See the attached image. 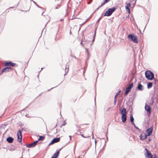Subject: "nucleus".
Masks as SVG:
<instances>
[{
    "label": "nucleus",
    "instance_id": "59",
    "mask_svg": "<svg viewBox=\"0 0 158 158\" xmlns=\"http://www.w3.org/2000/svg\"><path fill=\"white\" fill-rule=\"evenodd\" d=\"M92 138L93 139L94 138V135H93V132H92Z\"/></svg>",
    "mask_w": 158,
    "mask_h": 158
},
{
    "label": "nucleus",
    "instance_id": "52",
    "mask_svg": "<svg viewBox=\"0 0 158 158\" xmlns=\"http://www.w3.org/2000/svg\"><path fill=\"white\" fill-rule=\"evenodd\" d=\"M100 7H99V6L95 10L94 12L96 11Z\"/></svg>",
    "mask_w": 158,
    "mask_h": 158
},
{
    "label": "nucleus",
    "instance_id": "34",
    "mask_svg": "<svg viewBox=\"0 0 158 158\" xmlns=\"http://www.w3.org/2000/svg\"><path fill=\"white\" fill-rule=\"evenodd\" d=\"M91 16H92V15H91L89 18H87L86 20H85V21L86 22H87L91 18Z\"/></svg>",
    "mask_w": 158,
    "mask_h": 158
},
{
    "label": "nucleus",
    "instance_id": "41",
    "mask_svg": "<svg viewBox=\"0 0 158 158\" xmlns=\"http://www.w3.org/2000/svg\"><path fill=\"white\" fill-rule=\"evenodd\" d=\"M14 8V7H10L8 9H6V11L7 10H8L10 9V8Z\"/></svg>",
    "mask_w": 158,
    "mask_h": 158
},
{
    "label": "nucleus",
    "instance_id": "32",
    "mask_svg": "<svg viewBox=\"0 0 158 158\" xmlns=\"http://www.w3.org/2000/svg\"><path fill=\"white\" fill-rule=\"evenodd\" d=\"M145 150L146 151V152L145 153H148L149 152H150V151H149L147 148H145Z\"/></svg>",
    "mask_w": 158,
    "mask_h": 158
},
{
    "label": "nucleus",
    "instance_id": "44",
    "mask_svg": "<svg viewBox=\"0 0 158 158\" xmlns=\"http://www.w3.org/2000/svg\"><path fill=\"white\" fill-rule=\"evenodd\" d=\"M94 40H95V39L94 38H93V40H92V42L90 44L91 45H92L93 43L94 42Z\"/></svg>",
    "mask_w": 158,
    "mask_h": 158
},
{
    "label": "nucleus",
    "instance_id": "54",
    "mask_svg": "<svg viewBox=\"0 0 158 158\" xmlns=\"http://www.w3.org/2000/svg\"><path fill=\"white\" fill-rule=\"evenodd\" d=\"M21 145H24V146H25V145H26V144H25V143L23 144L22 142L21 143Z\"/></svg>",
    "mask_w": 158,
    "mask_h": 158
},
{
    "label": "nucleus",
    "instance_id": "17",
    "mask_svg": "<svg viewBox=\"0 0 158 158\" xmlns=\"http://www.w3.org/2000/svg\"><path fill=\"white\" fill-rule=\"evenodd\" d=\"M14 139L12 137L9 136L6 139V141L9 143H12L14 141Z\"/></svg>",
    "mask_w": 158,
    "mask_h": 158
},
{
    "label": "nucleus",
    "instance_id": "57",
    "mask_svg": "<svg viewBox=\"0 0 158 158\" xmlns=\"http://www.w3.org/2000/svg\"><path fill=\"white\" fill-rule=\"evenodd\" d=\"M23 130L25 131V130L24 129V128H21V131H23Z\"/></svg>",
    "mask_w": 158,
    "mask_h": 158
},
{
    "label": "nucleus",
    "instance_id": "1",
    "mask_svg": "<svg viewBox=\"0 0 158 158\" xmlns=\"http://www.w3.org/2000/svg\"><path fill=\"white\" fill-rule=\"evenodd\" d=\"M145 77L148 80L152 81L154 79V74L150 70H148L145 72Z\"/></svg>",
    "mask_w": 158,
    "mask_h": 158
},
{
    "label": "nucleus",
    "instance_id": "26",
    "mask_svg": "<svg viewBox=\"0 0 158 158\" xmlns=\"http://www.w3.org/2000/svg\"><path fill=\"white\" fill-rule=\"evenodd\" d=\"M132 124V125L134 126V127L137 130H138L139 131H140V130L137 127L136 125H135V123L134 122L133 123H131Z\"/></svg>",
    "mask_w": 158,
    "mask_h": 158
},
{
    "label": "nucleus",
    "instance_id": "62",
    "mask_svg": "<svg viewBox=\"0 0 158 158\" xmlns=\"http://www.w3.org/2000/svg\"><path fill=\"white\" fill-rule=\"evenodd\" d=\"M80 44H81L83 46V44H82V42H81Z\"/></svg>",
    "mask_w": 158,
    "mask_h": 158
},
{
    "label": "nucleus",
    "instance_id": "2",
    "mask_svg": "<svg viewBox=\"0 0 158 158\" xmlns=\"http://www.w3.org/2000/svg\"><path fill=\"white\" fill-rule=\"evenodd\" d=\"M127 39L135 43H138V41L137 36L133 34H130L128 35Z\"/></svg>",
    "mask_w": 158,
    "mask_h": 158
},
{
    "label": "nucleus",
    "instance_id": "64",
    "mask_svg": "<svg viewBox=\"0 0 158 158\" xmlns=\"http://www.w3.org/2000/svg\"><path fill=\"white\" fill-rule=\"evenodd\" d=\"M44 12L42 13V15H43V13H44Z\"/></svg>",
    "mask_w": 158,
    "mask_h": 158
},
{
    "label": "nucleus",
    "instance_id": "9",
    "mask_svg": "<svg viewBox=\"0 0 158 158\" xmlns=\"http://www.w3.org/2000/svg\"><path fill=\"white\" fill-rule=\"evenodd\" d=\"M63 148L60 149L59 150H57L55 153L52 156L51 158H57L58 156L60 153V151L62 148Z\"/></svg>",
    "mask_w": 158,
    "mask_h": 158
},
{
    "label": "nucleus",
    "instance_id": "36",
    "mask_svg": "<svg viewBox=\"0 0 158 158\" xmlns=\"http://www.w3.org/2000/svg\"><path fill=\"white\" fill-rule=\"evenodd\" d=\"M36 6L37 7H38V8H41V9H44V8H43V7H41V6H40L39 5H38V4H36Z\"/></svg>",
    "mask_w": 158,
    "mask_h": 158
},
{
    "label": "nucleus",
    "instance_id": "53",
    "mask_svg": "<svg viewBox=\"0 0 158 158\" xmlns=\"http://www.w3.org/2000/svg\"><path fill=\"white\" fill-rule=\"evenodd\" d=\"M153 158H157V157L156 156V154L155 155L154 157H153Z\"/></svg>",
    "mask_w": 158,
    "mask_h": 158
},
{
    "label": "nucleus",
    "instance_id": "61",
    "mask_svg": "<svg viewBox=\"0 0 158 158\" xmlns=\"http://www.w3.org/2000/svg\"><path fill=\"white\" fill-rule=\"evenodd\" d=\"M80 25V29H79V30H80V28H81V26H82V25H82V24H81Z\"/></svg>",
    "mask_w": 158,
    "mask_h": 158
},
{
    "label": "nucleus",
    "instance_id": "29",
    "mask_svg": "<svg viewBox=\"0 0 158 158\" xmlns=\"http://www.w3.org/2000/svg\"><path fill=\"white\" fill-rule=\"evenodd\" d=\"M102 18V16H101L97 20V23H99L100 20Z\"/></svg>",
    "mask_w": 158,
    "mask_h": 158
},
{
    "label": "nucleus",
    "instance_id": "45",
    "mask_svg": "<svg viewBox=\"0 0 158 158\" xmlns=\"http://www.w3.org/2000/svg\"><path fill=\"white\" fill-rule=\"evenodd\" d=\"M95 147H96V144H97V141L96 140V139H95Z\"/></svg>",
    "mask_w": 158,
    "mask_h": 158
},
{
    "label": "nucleus",
    "instance_id": "42",
    "mask_svg": "<svg viewBox=\"0 0 158 158\" xmlns=\"http://www.w3.org/2000/svg\"><path fill=\"white\" fill-rule=\"evenodd\" d=\"M66 124V123L64 121V123L62 125V126H64Z\"/></svg>",
    "mask_w": 158,
    "mask_h": 158
},
{
    "label": "nucleus",
    "instance_id": "25",
    "mask_svg": "<svg viewBox=\"0 0 158 158\" xmlns=\"http://www.w3.org/2000/svg\"><path fill=\"white\" fill-rule=\"evenodd\" d=\"M139 137L140 139H141L144 140V139H145V138H144L145 137H144V135H143V133L141 134V135L139 136Z\"/></svg>",
    "mask_w": 158,
    "mask_h": 158
},
{
    "label": "nucleus",
    "instance_id": "55",
    "mask_svg": "<svg viewBox=\"0 0 158 158\" xmlns=\"http://www.w3.org/2000/svg\"><path fill=\"white\" fill-rule=\"evenodd\" d=\"M68 71H69V68H68V71H67V72H66V71H65V74H64V75H66V74L68 73Z\"/></svg>",
    "mask_w": 158,
    "mask_h": 158
},
{
    "label": "nucleus",
    "instance_id": "7",
    "mask_svg": "<svg viewBox=\"0 0 158 158\" xmlns=\"http://www.w3.org/2000/svg\"><path fill=\"white\" fill-rule=\"evenodd\" d=\"M136 93L135 91L133 94L132 96L129 98V103H130V105L131 106L133 105L134 100L135 99L136 96Z\"/></svg>",
    "mask_w": 158,
    "mask_h": 158
},
{
    "label": "nucleus",
    "instance_id": "15",
    "mask_svg": "<svg viewBox=\"0 0 158 158\" xmlns=\"http://www.w3.org/2000/svg\"><path fill=\"white\" fill-rule=\"evenodd\" d=\"M145 110L149 113H150L151 112V109L150 107L148 105L146 104L145 106Z\"/></svg>",
    "mask_w": 158,
    "mask_h": 158
},
{
    "label": "nucleus",
    "instance_id": "37",
    "mask_svg": "<svg viewBox=\"0 0 158 158\" xmlns=\"http://www.w3.org/2000/svg\"><path fill=\"white\" fill-rule=\"evenodd\" d=\"M152 140L151 138L149 139L146 142L147 143H148Z\"/></svg>",
    "mask_w": 158,
    "mask_h": 158
},
{
    "label": "nucleus",
    "instance_id": "28",
    "mask_svg": "<svg viewBox=\"0 0 158 158\" xmlns=\"http://www.w3.org/2000/svg\"><path fill=\"white\" fill-rule=\"evenodd\" d=\"M154 97H152V98L150 101V104L151 105H152L154 102Z\"/></svg>",
    "mask_w": 158,
    "mask_h": 158
},
{
    "label": "nucleus",
    "instance_id": "11",
    "mask_svg": "<svg viewBox=\"0 0 158 158\" xmlns=\"http://www.w3.org/2000/svg\"><path fill=\"white\" fill-rule=\"evenodd\" d=\"M13 69V68L10 67H7L2 69L3 72L6 73L11 71Z\"/></svg>",
    "mask_w": 158,
    "mask_h": 158
},
{
    "label": "nucleus",
    "instance_id": "22",
    "mask_svg": "<svg viewBox=\"0 0 158 158\" xmlns=\"http://www.w3.org/2000/svg\"><path fill=\"white\" fill-rule=\"evenodd\" d=\"M130 122L131 123H133L134 122V118L132 114H131L130 116Z\"/></svg>",
    "mask_w": 158,
    "mask_h": 158
},
{
    "label": "nucleus",
    "instance_id": "31",
    "mask_svg": "<svg viewBox=\"0 0 158 158\" xmlns=\"http://www.w3.org/2000/svg\"><path fill=\"white\" fill-rule=\"evenodd\" d=\"M106 3L104 1V2L102 3L101 4V5L100 6H99V7H101L103 6L104 4H105Z\"/></svg>",
    "mask_w": 158,
    "mask_h": 158
},
{
    "label": "nucleus",
    "instance_id": "63",
    "mask_svg": "<svg viewBox=\"0 0 158 158\" xmlns=\"http://www.w3.org/2000/svg\"><path fill=\"white\" fill-rule=\"evenodd\" d=\"M155 80V82H156H156L157 81H158V80Z\"/></svg>",
    "mask_w": 158,
    "mask_h": 158
},
{
    "label": "nucleus",
    "instance_id": "19",
    "mask_svg": "<svg viewBox=\"0 0 158 158\" xmlns=\"http://www.w3.org/2000/svg\"><path fill=\"white\" fill-rule=\"evenodd\" d=\"M127 118V114L122 115L121 119L123 123H124L126 122Z\"/></svg>",
    "mask_w": 158,
    "mask_h": 158
},
{
    "label": "nucleus",
    "instance_id": "33",
    "mask_svg": "<svg viewBox=\"0 0 158 158\" xmlns=\"http://www.w3.org/2000/svg\"><path fill=\"white\" fill-rule=\"evenodd\" d=\"M143 135H144V138H145V139H146L147 137V136H149L150 135H148V134H145V133H143Z\"/></svg>",
    "mask_w": 158,
    "mask_h": 158
},
{
    "label": "nucleus",
    "instance_id": "3",
    "mask_svg": "<svg viewBox=\"0 0 158 158\" xmlns=\"http://www.w3.org/2000/svg\"><path fill=\"white\" fill-rule=\"evenodd\" d=\"M116 10V8L115 7H113L112 8L108 9L107 10L106 12L103 15V16H108L111 15Z\"/></svg>",
    "mask_w": 158,
    "mask_h": 158
},
{
    "label": "nucleus",
    "instance_id": "50",
    "mask_svg": "<svg viewBox=\"0 0 158 158\" xmlns=\"http://www.w3.org/2000/svg\"><path fill=\"white\" fill-rule=\"evenodd\" d=\"M3 73H4V72H3L2 69L1 72L0 73V75H1Z\"/></svg>",
    "mask_w": 158,
    "mask_h": 158
},
{
    "label": "nucleus",
    "instance_id": "24",
    "mask_svg": "<svg viewBox=\"0 0 158 158\" xmlns=\"http://www.w3.org/2000/svg\"><path fill=\"white\" fill-rule=\"evenodd\" d=\"M22 137L20 136H17V141L18 142H21L22 141Z\"/></svg>",
    "mask_w": 158,
    "mask_h": 158
},
{
    "label": "nucleus",
    "instance_id": "49",
    "mask_svg": "<svg viewBox=\"0 0 158 158\" xmlns=\"http://www.w3.org/2000/svg\"><path fill=\"white\" fill-rule=\"evenodd\" d=\"M69 139H70V141H69V142H70V140H71L72 136H71V135H69Z\"/></svg>",
    "mask_w": 158,
    "mask_h": 158
},
{
    "label": "nucleus",
    "instance_id": "10",
    "mask_svg": "<svg viewBox=\"0 0 158 158\" xmlns=\"http://www.w3.org/2000/svg\"><path fill=\"white\" fill-rule=\"evenodd\" d=\"M37 143L38 141H35L31 144H26L25 146L28 148H33L35 146Z\"/></svg>",
    "mask_w": 158,
    "mask_h": 158
},
{
    "label": "nucleus",
    "instance_id": "27",
    "mask_svg": "<svg viewBox=\"0 0 158 158\" xmlns=\"http://www.w3.org/2000/svg\"><path fill=\"white\" fill-rule=\"evenodd\" d=\"M121 91V90H119L115 96H114V98H116V99H117V97L118 96V95L119 94V92Z\"/></svg>",
    "mask_w": 158,
    "mask_h": 158
},
{
    "label": "nucleus",
    "instance_id": "8",
    "mask_svg": "<svg viewBox=\"0 0 158 158\" xmlns=\"http://www.w3.org/2000/svg\"><path fill=\"white\" fill-rule=\"evenodd\" d=\"M154 91L153 92V97L155 98H157L158 96V87L156 86L154 88Z\"/></svg>",
    "mask_w": 158,
    "mask_h": 158
},
{
    "label": "nucleus",
    "instance_id": "23",
    "mask_svg": "<svg viewBox=\"0 0 158 158\" xmlns=\"http://www.w3.org/2000/svg\"><path fill=\"white\" fill-rule=\"evenodd\" d=\"M17 136H20V137H22L21 131L20 130H19L17 133Z\"/></svg>",
    "mask_w": 158,
    "mask_h": 158
},
{
    "label": "nucleus",
    "instance_id": "40",
    "mask_svg": "<svg viewBox=\"0 0 158 158\" xmlns=\"http://www.w3.org/2000/svg\"><path fill=\"white\" fill-rule=\"evenodd\" d=\"M96 29H97V28H96L95 30H96ZM95 35H96V31H95L94 34L93 36V38H94V39L95 38Z\"/></svg>",
    "mask_w": 158,
    "mask_h": 158
},
{
    "label": "nucleus",
    "instance_id": "47",
    "mask_svg": "<svg viewBox=\"0 0 158 158\" xmlns=\"http://www.w3.org/2000/svg\"><path fill=\"white\" fill-rule=\"evenodd\" d=\"M140 49H140V52H142V48H143V47H142V46H141V47H140Z\"/></svg>",
    "mask_w": 158,
    "mask_h": 158
},
{
    "label": "nucleus",
    "instance_id": "21",
    "mask_svg": "<svg viewBox=\"0 0 158 158\" xmlns=\"http://www.w3.org/2000/svg\"><path fill=\"white\" fill-rule=\"evenodd\" d=\"M153 85V84L152 82H149L148 83L147 85V88L148 89H150L152 87Z\"/></svg>",
    "mask_w": 158,
    "mask_h": 158
},
{
    "label": "nucleus",
    "instance_id": "35",
    "mask_svg": "<svg viewBox=\"0 0 158 158\" xmlns=\"http://www.w3.org/2000/svg\"><path fill=\"white\" fill-rule=\"evenodd\" d=\"M49 21V20H48V22L46 23L45 24V26L43 30H42V32H43V31H44V30L45 27H46V25H47V24L48 23V22Z\"/></svg>",
    "mask_w": 158,
    "mask_h": 158
},
{
    "label": "nucleus",
    "instance_id": "14",
    "mask_svg": "<svg viewBox=\"0 0 158 158\" xmlns=\"http://www.w3.org/2000/svg\"><path fill=\"white\" fill-rule=\"evenodd\" d=\"M153 128L152 127H151L149 128L146 131V132L148 133V135H151L152 134V132L153 131Z\"/></svg>",
    "mask_w": 158,
    "mask_h": 158
},
{
    "label": "nucleus",
    "instance_id": "20",
    "mask_svg": "<svg viewBox=\"0 0 158 158\" xmlns=\"http://www.w3.org/2000/svg\"><path fill=\"white\" fill-rule=\"evenodd\" d=\"M39 138L37 140H36V141H38V142L40 140H42L44 139L45 138V136H40L39 135Z\"/></svg>",
    "mask_w": 158,
    "mask_h": 158
},
{
    "label": "nucleus",
    "instance_id": "13",
    "mask_svg": "<svg viewBox=\"0 0 158 158\" xmlns=\"http://www.w3.org/2000/svg\"><path fill=\"white\" fill-rule=\"evenodd\" d=\"M131 6V4L130 3H126V6H125V8L126 11L129 14H130L131 13L130 9V8Z\"/></svg>",
    "mask_w": 158,
    "mask_h": 158
},
{
    "label": "nucleus",
    "instance_id": "5",
    "mask_svg": "<svg viewBox=\"0 0 158 158\" xmlns=\"http://www.w3.org/2000/svg\"><path fill=\"white\" fill-rule=\"evenodd\" d=\"M16 64L11 61H5L3 63V65L5 66L14 67Z\"/></svg>",
    "mask_w": 158,
    "mask_h": 158
},
{
    "label": "nucleus",
    "instance_id": "51",
    "mask_svg": "<svg viewBox=\"0 0 158 158\" xmlns=\"http://www.w3.org/2000/svg\"><path fill=\"white\" fill-rule=\"evenodd\" d=\"M57 86H55V87H54L52 88H51V89H48V90L47 91H49L50 90H51V89H53V88H55V87H56Z\"/></svg>",
    "mask_w": 158,
    "mask_h": 158
},
{
    "label": "nucleus",
    "instance_id": "6",
    "mask_svg": "<svg viewBox=\"0 0 158 158\" xmlns=\"http://www.w3.org/2000/svg\"><path fill=\"white\" fill-rule=\"evenodd\" d=\"M60 137L54 138L52 139L51 142L49 144L48 146L52 145L55 143L59 142L60 141Z\"/></svg>",
    "mask_w": 158,
    "mask_h": 158
},
{
    "label": "nucleus",
    "instance_id": "46",
    "mask_svg": "<svg viewBox=\"0 0 158 158\" xmlns=\"http://www.w3.org/2000/svg\"><path fill=\"white\" fill-rule=\"evenodd\" d=\"M15 150V149L12 148H10V150L11 151H14Z\"/></svg>",
    "mask_w": 158,
    "mask_h": 158
},
{
    "label": "nucleus",
    "instance_id": "30",
    "mask_svg": "<svg viewBox=\"0 0 158 158\" xmlns=\"http://www.w3.org/2000/svg\"><path fill=\"white\" fill-rule=\"evenodd\" d=\"M123 77H124V81L125 80L126 78H127V75L126 74H124L123 75Z\"/></svg>",
    "mask_w": 158,
    "mask_h": 158
},
{
    "label": "nucleus",
    "instance_id": "39",
    "mask_svg": "<svg viewBox=\"0 0 158 158\" xmlns=\"http://www.w3.org/2000/svg\"><path fill=\"white\" fill-rule=\"evenodd\" d=\"M80 135L82 137H83V138H87V137H90V136H88L87 137H85V136H84L83 135L81 134Z\"/></svg>",
    "mask_w": 158,
    "mask_h": 158
},
{
    "label": "nucleus",
    "instance_id": "4",
    "mask_svg": "<svg viewBox=\"0 0 158 158\" xmlns=\"http://www.w3.org/2000/svg\"><path fill=\"white\" fill-rule=\"evenodd\" d=\"M133 83H131L127 87L126 89V91L124 94V96H127L129 93L131 91V89L133 87Z\"/></svg>",
    "mask_w": 158,
    "mask_h": 158
},
{
    "label": "nucleus",
    "instance_id": "18",
    "mask_svg": "<svg viewBox=\"0 0 158 158\" xmlns=\"http://www.w3.org/2000/svg\"><path fill=\"white\" fill-rule=\"evenodd\" d=\"M145 155V158H153V156L151 152L147 153H144Z\"/></svg>",
    "mask_w": 158,
    "mask_h": 158
},
{
    "label": "nucleus",
    "instance_id": "60",
    "mask_svg": "<svg viewBox=\"0 0 158 158\" xmlns=\"http://www.w3.org/2000/svg\"><path fill=\"white\" fill-rule=\"evenodd\" d=\"M81 130H79L78 131L80 133H81Z\"/></svg>",
    "mask_w": 158,
    "mask_h": 158
},
{
    "label": "nucleus",
    "instance_id": "16",
    "mask_svg": "<svg viewBox=\"0 0 158 158\" xmlns=\"http://www.w3.org/2000/svg\"><path fill=\"white\" fill-rule=\"evenodd\" d=\"M137 89L139 91H142L143 90L144 87L140 83H139L137 87Z\"/></svg>",
    "mask_w": 158,
    "mask_h": 158
},
{
    "label": "nucleus",
    "instance_id": "56",
    "mask_svg": "<svg viewBox=\"0 0 158 158\" xmlns=\"http://www.w3.org/2000/svg\"><path fill=\"white\" fill-rule=\"evenodd\" d=\"M86 23V21H85L84 22H83L82 23V25H83L84 24H85Z\"/></svg>",
    "mask_w": 158,
    "mask_h": 158
},
{
    "label": "nucleus",
    "instance_id": "38",
    "mask_svg": "<svg viewBox=\"0 0 158 158\" xmlns=\"http://www.w3.org/2000/svg\"><path fill=\"white\" fill-rule=\"evenodd\" d=\"M117 102V99L114 98V104L115 105Z\"/></svg>",
    "mask_w": 158,
    "mask_h": 158
},
{
    "label": "nucleus",
    "instance_id": "58",
    "mask_svg": "<svg viewBox=\"0 0 158 158\" xmlns=\"http://www.w3.org/2000/svg\"><path fill=\"white\" fill-rule=\"evenodd\" d=\"M32 2L35 4V5H36V4H37L36 3V2L35 1H32Z\"/></svg>",
    "mask_w": 158,
    "mask_h": 158
},
{
    "label": "nucleus",
    "instance_id": "48",
    "mask_svg": "<svg viewBox=\"0 0 158 158\" xmlns=\"http://www.w3.org/2000/svg\"><path fill=\"white\" fill-rule=\"evenodd\" d=\"M73 58H74L75 59H77V60H79V59H78V58H77V57H76L75 56H73Z\"/></svg>",
    "mask_w": 158,
    "mask_h": 158
},
{
    "label": "nucleus",
    "instance_id": "12",
    "mask_svg": "<svg viewBox=\"0 0 158 158\" xmlns=\"http://www.w3.org/2000/svg\"><path fill=\"white\" fill-rule=\"evenodd\" d=\"M119 111H120V113L122 115L127 114V111L126 109L125 108L123 107L122 109H120Z\"/></svg>",
    "mask_w": 158,
    "mask_h": 158
},
{
    "label": "nucleus",
    "instance_id": "43",
    "mask_svg": "<svg viewBox=\"0 0 158 158\" xmlns=\"http://www.w3.org/2000/svg\"><path fill=\"white\" fill-rule=\"evenodd\" d=\"M110 0H104V1L106 3L109 2Z\"/></svg>",
    "mask_w": 158,
    "mask_h": 158
}]
</instances>
